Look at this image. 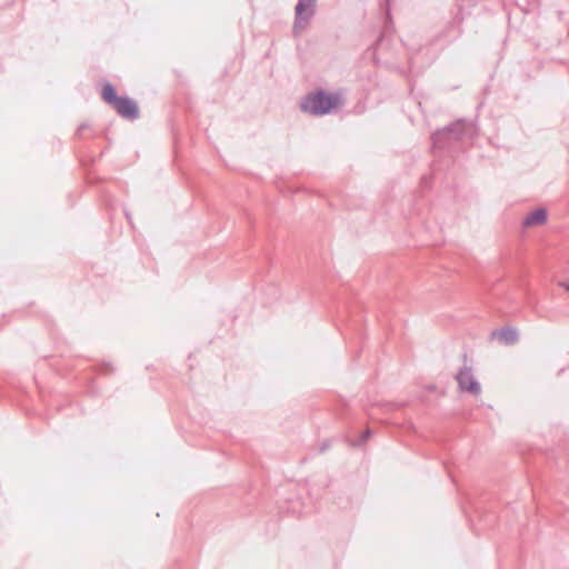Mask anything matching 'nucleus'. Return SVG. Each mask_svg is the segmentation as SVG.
<instances>
[{"mask_svg": "<svg viewBox=\"0 0 569 569\" xmlns=\"http://www.w3.org/2000/svg\"><path fill=\"white\" fill-rule=\"evenodd\" d=\"M471 122L458 119L431 134L433 150H450L458 141L471 134Z\"/></svg>", "mask_w": 569, "mask_h": 569, "instance_id": "obj_1", "label": "nucleus"}, {"mask_svg": "<svg viewBox=\"0 0 569 569\" xmlns=\"http://www.w3.org/2000/svg\"><path fill=\"white\" fill-rule=\"evenodd\" d=\"M101 98L123 119L136 120L140 116L138 103L128 96L119 97L116 87L108 81L101 89Z\"/></svg>", "mask_w": 569, "mask_h": 569, "instance_id": "obj_2", "label": "nucleus"}, {"mask_svg": "<svg viewBox=\"0 0 569 569\" xmlns=\"http://www.w3.org/2000/svg\"><path fill=\"white\" fill-rule=\"evenodd\" d=\"M340 96L337 92H328L323 89H317L308 93L301 102V109L313 116H325L331 113L338 108Z\"/></svg>", "mask_w": 569, "mask_h": 569, "instance_id": "obj_3", "label": "nucleus"}, {"mask_svg": "<svg viewBox=\"0 0 569 569\" xmlns=\"http://www.w3.org/2000/svg\"><path fill=\"white\" fill-rule=\"evenodd\" d=\"M466 18L463 13L462 7L457 6V9L451 18V20L447 23V26L439 32L438 40L443 41L445 44H449L460 38L462 34L461 24Z\"/></svg>", "mask_w": 569, "mask_h": 569, "instance_id": "obj_4", "label": "nucleus"}, {"mask_svg": "<svg viewBox=\"0 0 569 569\" xmlns=\"http://www.w3.org/2000/svg\"><path fill=\"white\" fill-rule=\"evenodd\" d=\"M317 0H298L295 8L293 32L305 29L316 13Z\"/></svg>", "mask_w": 569, "mask_h": 569, "instance_id": "obj_5", "label": "nucleus"}, {"mask_svg": "<svg viewBox=\"0 0 569 569\" xmlns=\"http://www.w3.org/2000/svg\"><path fill=\"white\" fill-rule=\"evenodd\" d=\"M456 381L461 391H467L472 396H478L481 391L480 383L475 378L471 367L467 365L458 370Z\"/></svg>", "mask_w": 569, "mask_h": 569, "instance_id": "obj_6", "label": "nucleus"}, {"mask_svg": "<svg viewBox=\"0 0 569 569\" xmlns=\"http://www.w3.org/2000/svg\"><path fill=\"white\" fill-rule=\"evenodd\" d=\"M492 337L497 338L500 342L506 346L516 343L519 339L518 330L512 327H503L492 332Z\"/></svg>", "mask_w": 569, "mask_h": 569, "instance_id": "obj_7", "label": "nucleus"}, {"mask_svg": "<svg viewBox=\"0 0 569 569\" xmlns=\"http://www.w3.org/2000/svg\"><path fill=\"white\" fill-rule=\"evenodd\" d=\"M547 217L548 212L545 208H537L525 217L522 224L525 227L541 226L547 221Z\"/></svg>", "mask_w": 569, "mask_h": 569, "instance_id": "obj_8", "label": "nucleus"}, {"mask_svg": "<svg viewBox=\"0 0 569 569\" xmlns=\"http://www.w3.org/2000/svg\"><path fill=\"white\" fill-rule=\"evenodd\" d=\"M371 435H372L371 429H369V428H368V429H366V430L363 431V433H362V435L359 437V439L357 440L356 445H357V446H361V445H363V443H365V442H366V441L371 437Z\"/></svg>", "mask_w": 569, "mask_h": 569, "instance_id": "obj_9", "label": "nucleus"}, {"mask_svg": "<svg viewBox=\"0 0 569 569\" xmlns=\"http://www.w3.org/2000/svg\"><path fill=\"white\" fill-rule=\"evenodd\" d=\"M328 446H329V445H328V442H323V443L321 445V447H320L319 451H320L321 453H322V452H325V451L327 450Z\"/></svg>", "mask_w": 569, "mask_h": 569, "instance_id": "obj_10", "label": "nucleus"}, {"mask_svg": "<svg viewBox=\"0 0 569 569\" xmlns=\"http://www.w3.org/2000/svg\"><path fill=\"white\" fill-rule=\"evenodd\" d=\"M124 213H126L127 219L130 221L131 220L130 213L128 211H126Z\"/></svg>", "mask_w": 569, "mask_h": 569, "instance_id": "obj_11", "label": "nucleus"}, {"mask_svg": "<svg viewBox=\"0 0 569 569\" xmlns=\"http://www.w3.org/2000/svg\"><path fill=\"white\" fill-rule=\"evenodd\" d=\"M563 287L566 288V290L569 291V282L568 283H563Z\"/></svg>", "mask_w": 569, "mask_h": 569, "instance_id": "obj_12", "label": "nucleus"}, {"mask_svg": "<svg viewBox=\"0 0 569 569\" xmlns=\"http://www.w3.org/2000/svg\"><path fill=\"white\" fill-rule=\"evenodd\" d=\"M86 128V124H80L79 130Z\"/></svg>", "mask_w": 569, "mask_h": 569, "instance_id": "obj_13", "label": "nucleus"}]
</instances>
